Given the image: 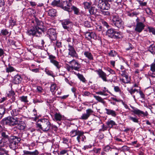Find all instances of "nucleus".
Listing matches in <instances>:
<instances>
[{
	"mask_svg": "<svg viewBox=\"0 0 155 155\" xmlns=\"http://www.w3.org/2000/svg\"><path fill=\"white\" fill-rule=\"evenodd\" d=\"M37 25L31 29H28L27 34L29 35L40 37L42 35V33L46 31L45 26H43V23L38 19L36 20Z\"/></svg>",
	"mask_w": 155,
	"mask_h": 155,
	"instance_id": "nucleus-1",
	"label": "nucleus"
},
{
	"mask_svg": "<svg viewBox=\"0 0 155 155\" xmlns=\"http://www.w3.org/2000/svg\"><path fill=\"white\" fill-rule=\"evenodd\" d=\"M84 134L83 131L79 130L78 127H76V129H73L70 131L69 135L71 137L77 136L76 140L80 143L81 141L85 142L86 141V137Z\"/></svg>",
	"mask_w": 155,
	"mask_h": 155,
	"instance_id": "nucleus-2",
	"label": "nucleus"
},
{
	"mask_svg": "<svg viewBox=\"0 0 155 155\" xmlns=\"http://www.w3.org/2000/svg\"><path fill=\"white\" fill-rule=\"evenodd\" d=\"M22 118V116H20L18 117L9 116L4 119L3 121L4 123L7 125L14 126L18 124Z\"/></svg>",
	"mask_w": 155,
	"mask_h": 155,
	"instance_id": "nucleus-3",
	"label": "nucleus"
},
{
	"mask_svg": "<svg viewBox=\"0 0 155 155\" xmlns=\"http://www.w3.org/2000/svg\"><path fill=\"white\" fill-rule=\"evenodd\" d=\"M37 128L45 132L48 131L50 129L51 123L49 121L46 119H44L38 121L36 124Z\"/></svg>",
	"mask_w": 155,
	"mask_h": 155,
	"instance_id": "nucleus-4",
	"label": "nucleus"
},
{
	"mask_svg": "<svg viewBox=\"0 0 155 155\" xmlns=\"http://www.w3.org/2000/svg\"><path fill=\"white\" fill-rule=\"evenodd\" d=\"M21 139L16 136L11 137L9 139V145L10 148L14 150L15 153H16L15 149L18 147V143L21 140Z\"/></svg>",
	"mask_w": 155,
	"mask_h": 155,
	"instance_id": "nucleus-5",
	"label": "nucleus"
},
{
	"mask_svg": "<svg viewBox=\"0 0 155 155\" xmlns=\"http://www.w3.org/2000/svg\"><path fill=\"white\" fill-rule=\"evenodd\" d=\"M110 23L113 26L118 28L121 27L124 24L123 21L117 14L113 15L112 19L111 20Z\"/></svg>",
	"mask_w": 155,
	"mask_h": 155,
	"instance_id": "nucleus-6",
	"label": "nucleus"
},
{
	"mask_svg": "<svg viewBox=\"0 0 155 155\" xmlns=\"http://www.w3.org/2000/svg\"><path fill=\"white\" fill-rule=\"evenodd\" d=\"M47 34L51 41H54L56 40L57 35L55 29L51 28L49 29L48 31Z\"/></svg>",
	"mask_w": 155,
	"mask_h": 155,
	"instance_id": "nucleus-7",
	"label": "nucleus"
},
{
	"mask_svg": "<svg viewBox=\"0 0 155 155\" xmlns=\"http://www.w3.org/2000/svg\"><path fill=\"white\" fill-rule=\"evenodd\" d=\"M61 24L63 28L68 31H69L73 26L72 22L68 19L62 20Z\"/></svg>",
	"mask_w": 155,
	"mask_h": 155,
	"instance_id": "nucleus-8",
	"label": "nucleus"
},
{
	"mask_svg": "<svg viewBox=\"0 0 155 155\" xmlns=\"http://www.w3.org/2000/svg\"><path fill=\"white\" fill-rule=\"evenodd\" d=\"M131 107L132 108L133 110L132 111L135 114L137 115L139 117H144L148 115L147 112L146 111L144 112L134 107L131 105H130Z\"/></svg>",
	"mask_w": 155,
	"mask_h": 155,
	"instance_id": "nucleus-9",
	"label": "nucleus"
},
{
	"mask_svg": "<svg viewBox=\"0 0 155 155\" xmlns=\"http://www.w3.org/2000/svg\"><path fill=\"white\" fill-rule=\"evenodd\" d=\"M71 2L72 0H68ZM60 7L68 11H69L71 5L70 2H68L67 1H62L61 2Z\"/></svg>",
	"mask_w": 155,
	"mask_h": 155,
	"instance_id": "nucleus-10",
	"label": "nucleus"
},
{
	"mask_svg": "<svg viewBox=\"0 0 155 155\" xmlns=\"http://www.w3.org/2000/svg\"><path fill=\"white\" fill-rule=\"evenodd\" d=\"M68 63L71 65L72 69L76 71H79L81 67V65L77 61L73 59L68 62Z\"/></svg>",
	"mask_w": 155,
	"mask_h": 155,
	"instance_id": "nucleus-11",
	"label": "nucleus"
},
{
	"mask_svg": "<svg viewBox=\"0 0 155 155\" xmlns=\"http://www.w3.org/2000/svg\"><path fill=\"white\" fill-rule=\"evenodd\" d=\"M68 48L69 51L68 55L73 57L78 58V54L73 46L69 44L68 45Z\"/></svg>",
	"mask_w": 155,
	"mask_h": 155,
	"instance_id": "nucleus-12",
	"label": "nucleus"
},
{
	"mask_svg": "<svg viewBox=\"0 0 155 155\" xmlns=\"http://www.w3.org/2000/svg\"><path fill=\"white\" fill-rule=\"evenodd\" d=\"M138 20L137 18L136 21ZM137 23L135 28V30L139 33L141 32L144 29L145 25L143 23L137 21Z\"/></svg>",
	"mask_w": 155,
	"mask_h": 155,
	"instance_id": "nucleus-13",
	"label": "nucleus"
},
{
	"mask_svg": "<svg viewBox=\"0 0 155 155\" xmlns=\"http://www.w3.org/2000/svg\"><path fill=\"white\" fill-rule=\"evenodd\" d=\"M86 113L82 114L80 119L82 120H85L88 119L90 116L92 114L94 111L91 109H88L86 110Z\"/></svg>",
	"mask_w": 155,
	"mask_h": 155,
	"instance_id": "nucleus-14",
	"label": "nucleus"
},
{
	"mask_svg": "<svg viewBox=\"0 0 155 155\" xmlns=\"http://www.w3.org/2000/svg\"><path fill=\"white\" fill-rule=\"evenodd\" d=\"M108 1H101L99 2L98 5L102 10H108L110 8V5L108 2Z\"/></svg>",
	"mask_w": 155,
	"mask_h": 155,
	"instance_id": "nucleus-15",
	"label": "nucleus"
},
{
	"mask_svg": "<svg viewBox=\"0 0 155 155\" xmlns=\"http://www.w3.org/2000/svg\"><path fill=\"white\" fill-rule=\"evenodd\" d=\"M99 77L101 78L104 81H107V75L101 69H99L96 71Z\"/></svg>",
	"mask_w": 155,
	"mask_h": 155,
	"instance_id": "nucleus-16",
	"label": "nucleus"
},
{
	"mask_svg": "<svg viewBox=\"0 0 155 155\" xmlns=\"http://www.w3.org/2000/svg\"><path fill=\"white\" fill-rule=\"evenodd\" d=\"M17 125V126L13 129V131H16V129H17L20 130H23L26 128V124L24 121L21 120H20V122Z\"/></svg>",
	"mask_w": 155,
	"mask_h": 155,
	"instance_id": "nucleus-17",
	"label": "nucleus"
},
{
	"mask_svg": "<svg viewBox=\"0 0 155 155\" xmlns=\"http://www.w3.org/2000/svg\"><path fill=\"white\" fill-rule=\"evenodd\" d=\"M49 57L50 62L55 66L58 69H59L61 66L59 65V62L55 60V57L51 55H49Z\"/></svg>",
	"mask_w": 155,
	"mask_h": 155,
	"instance_id": "nucleus-18",
	"label": "nucleus"
},
{
	"mask_svg": "<svg viewBox=\"0 0 155 155\" xmlns=\"http://www.w3.org/2000/svg\"><path fill=\"white\" fill-rule=\"evenodd\" d=\"M20 108L14 109L10 111L12 117H19L20 116H22L20 114Z\"/></svg>",
	"mask_w": 155,
	"mask_h": 155,
	"instance_id": "nucleus-19",
	"label": "nucleus"
},
{
	"mask_svg": "<svg viewBox=\"0 0 155 155\" xmlns=\"http://www.w3.org/2000/svg\"><path fill=\"white\" fill-rule=\"evenodd\" d=\"M12 106L10 104H8L7 105H5L4 107L1 108V109H3L4 110V114H5V111H7L8 113V112L12 110Z\"/></svg>",
	"mask_w": 155,
	"mask_h": 155,
	"instance_id": "nucleus-20",
	"label": "nucleus"
},
{
	"mask_svg": "<svg viewBox=\"0 0 155 155\" xmlns=\"http://www.w3.org/2000/svg\"><path fill=\"white\" fill-rule=\"evenodd\" d=\"M105 110L106 111V113L108 115H111L114 117H115L117 115L116 112L113 110L105 108Z\"/></svg>",
	"mask_w": 155,
	"mask_h": 155,
	"instance_id": "nucleus-21",
	"label": "nucleus"
},
{
	"mask_svg": "<svg viewBox=\"0 0 155 155\" xmlns=\"http://www.w3.org/2000/svg\"><path fill=\"white\" fill-rule=\"evenodd\" d=\"M115 30L113 28L108 29L106 32V34L108 37L112 38L114 37Z\"/></svg>",
	"mask_w": 155,
	"mask_h": 155,
	"instance_id": "nucleus-22",
	"label": "nucleus"
},
{
	"mask_svg": "<svg viewBox=\"0 0 155 155\" xmlns=\"http://www.w3.org/2000/svg\"><path fill=\"white\" fill-rule=\"evenodd\" d=\"M106 92L110 93L108 89L105 87H104V89L102 90V91L97 92L96 93L97 94H99L106 96L108 95V94L106 93Z\"/></svg>",
	"mask_w": 155,
	"mask_h": 155,
	"instance_id": "nucleus-23",
	"label": "nucleus"
},
{
	"mask_svg": "<svg viewBox=\"0 0 155 155\" xmlns=\"http://www.w3.org/2000/svg\"><path fill=\"white\" fill-rule=\"evenodd\" d=\"M84 55L89 60H93V57L91 52L88 51H85L83 52Z\"/></svg>",
	"mask_w": 155,
	"mask_h": 155,
	"instance_id": "nucleus-24",
	"label": "nucleus"
},
{
	"mask_svg": "<svg viewBox=\"0 0 155 155\" xmlns=\"http://www.w3.org/2000/svg\"><path fill=\"white\" fill-rule=\"evenodd\" d=\"M9 138H2L0 140V148L4 147L7 143L8 140L9 141Z\"/></svg>",
	"mask_w": 155,
	"mask_h": 155,
	"instance_id": "nucleus-25",
	"label": "nucleus"
},
{
	"mask_svg": "<svg viewBox=\"0 0 155 155\" xmlns=\"http://www.w3.org/2000/svg\"><path fill=\"white\" fill-rule=\"evenodd\" d=\"M21 80V76L19 75H16L14 76L13 82L15 84L19 83Z\"/></svg>",
	"mask_w": 155,
	"mask_h": 155,
	"instance_id": "nucleus-26",
	"label": "nucleus"
},
{
	"mask_svg": "<svg viewBox=\"0 0 155 155\" xmlns=\"http://www.w3.org/2000/svg\"><path fill=\"white\" fill-rule=\"evenodd\" d=\"M106 124L108 127L112 128L113 126L116 125L115 122L112 120H108L106 122Z\"/></svg>",
	"mask_w": 155,
	"mask_h": 155,
	"instance_id": "nucleus-27",
	"label": "nucleus"
},
{
	"mask_svg": "<svg viewBox=\"0 0 155 155\" xmlns=\"http://www.w3.org/2000/svg\"><path fill=\"white\" fill-rule=\"evenodd\" d=\"M56 10L52 9L49 10L48 14L49 16L51 17H53L56 15Z\"/></svg>",
	"mask_w": 155,
	"mask_h": 155,
	"instance_id": "nucleus-28",
	"label": "nucleus"
},
{
	"mask_svg": "<svg viewBox=\"0 0 155 155\" xmlns=\"http://www.w3.org/2000/svg\"><path fill=\"white\" fill-rule=\"evenodd\" d=\"M19 99L21 101L23 102L25 104H28V97L27 96H23L19 97Z\"/></svg>",
	"mask_w": 155,
	"mask_h": 155,
	"instance_id": "nucleus-29",
	"label": "nucleus"
},
{
	"mask_svg": "<svg viewBox=\"0 0 155 155\" xmlns=\"http://www.w3.org/2000/svg\"><path fill=\"white\" fill-rule=\"evenodd\" d=\"M124 78H125V79H122L121 80L124 83H129L130 82V77H129L128 74L126 75Z\"/></svg>",
	"mask_w": 155,
	"mask_h": 155,
	"instance_id": "nucleus-30",
	"label": "nucleus"
},
{
	"mask_svg": "<svg viewBox=\"0 0 155 155\" xmlns=\"http://www.w3.org/2000/svg\"><path fill=\"white\" fill-rule=\"evenodd\" d=\"M54 118L55 121H61L62 119V117L60 114L56 113L54 114Z\"/></svg>",
	"mask_w": 155,
	"mask_h": 155,
	"instance_id": "nucleus-31",
	"label": "nucleus"
},
{
	"mask_svg": "<svg viewBox=\"0 0 155 155\" xmlns=\"http://www.w3.org/2000/svg\"><path fill=\"white\" fill-rule=\"evenodd\" d=\"M69 150L67 149H61L60 150V151L58 153V155H64L65 154H67V155H68V153Z\"/></svg>",
	"mask_w": 155,
	"mask_h": 155,
	"instance_id": "nucleus-32",
	"label": "nucleus"
},
{
	"mask_svg": "<svg viewBox=\"0 0 155 155\" xmlns=\"http://www.w3.org/2000/svg\"><path fill=\"white\" fill-rule=\"evenodd\" d=\"M58 88L56 85L55 84H52L50 86V91L52 93V94H54V92L55 90H57Z\"/></svg>",
	"mask_w": 155,
	"mask_h": 155,
	"instance_id": "nucleus-33",
	"label": "nucleus"
},
{
	"mask_svg": "<svg viewBox=\"0 0 155 155\" xmlns=\"http://www.w3.org/2000/svg\"><path fill=\"white\" fill-rule=\"evenodd\" d=\"M61 2L60 0H54L52 2L51 5L53 6H56L57 7H60Z\"/></svg>",
	"mask_w": 155,
	"mask_h": 155,
	"instance_id": "nucleus-34",
	"label": "nucleus"
},
{
	"mask_svg": "<svg viewBox=\"0 0 155 155\" xmlns=\"http://www.w3.org/2000/svg\"><path fill=\"white\" fill-rule=\"evenodd\" d=\"M148 50L152 54H154L155 53V45H150L149 47Z\"/></svg>",
	"mask_w": 155,
	"mask_h": 155,
	"instance_id": "nucleus-35",
	"label": "nucleus"
},
{
	"mask_svg": "<svg viewBox=\"0 0 155 155\" xmlns=\"http://www.w3.org/2000/svg\"><path fill=\"white\" fill-rule=\"evenodd\" d=\"M114 36L117 38H120L122 37V33L120 31H115Z\"/></svg>",
	"mask_w": 155,
	"mask_h": 155,
	"instance_id": "nucleus-36",
	"label": "nucleus"
},
{
	"mask_svg": "<svg viewBox=\"0 0 155 155\" xmlns=\"http://www.w3.org/2000/svg\"><path fill=\"white\" fill-rule=\"evenodd\" d=\"M71 9L74 11V14L77 15L80 14V10L79 9L76 7L73 6L71 7Z\"/></svg>",
	"mask_w": 155,
	"mask_h": 155,
	"instance_id": "nucleus-37",
	"label": "nucleus"
},
{
	"mask_svg": "<svg viewBox=\"0 0 155 155\" xmlns=\"http://www.w3.org/2000/svg\"><path fill=\"white\" fill-rule=\"evenodd\" d=\"M15 69L12 67L8 65V67H7L6 69V72L9 73L15 71Z\"/></svg>",
	"mask_w": 155,
	"mask_h": 155,
	"instance_id": "nucleus-38",
	"label": "nucleus"
},
{
	"mask_svg": "<svg viewBox=\"0 0 155 155\" xmlns=\"http://www.w3.org/2000/svg\"><path fill=\"white\" fill-rule=\"evenodd\" d=\"M90 15H93L96 14V10L95 9V7H92L89 10Z\"/></svg>",
	"mask_w": 155,
	"mask_h": 155,
	"instance_id": "nucleus-39",
	"label": "nucleus"
},
{
	"mask_svg": "<svg viewBox=\"0 0 155 155\" xmlns=\"http://www.w3.org/2000/svg\"><path fill=\"white\" fill-rule=\"evenodd\" d=\"M8 133L7 131H3L1 133V135L2 137V138H9L8 135Z\"/></svg>",
	"mask_w": 155,
	"mask_h": 155,
	"instance_id": "nucleus-40",
	"label": "nucleus"
},
{
	"mask_svg": "<svg viewBox=\"0 0 155 155\" xmlns=\"http://www.w3.org/2000/svg\"><path fill=\"white\" fill-rule=\"evenodd\" d=\"M83 4L84 5V8L85 9H89L91 7V3L90 2H84Z\"/></svg>",
	"mask_w": 155,
	"mask_h": 155,
	"instance_id": "nucleus-41",
	"label": "nucleus"
},
{
	"mask_svg": "<svg viewBox=\"0 0 155 155\" xmlns=\"http://www.w3.org/2000/svg\"><path fill=\"white\" fill-rule=\"evenodd\" d=\"M8 151L3 148H0V155H8Z\"/></svg>",
	"mask_w": 155,
	"mask_h": 155,
	"instance_id": "nucleus-42",
	"label": "nucleus"
},
{
	"mask_svg": "<svg viewBox=\"0 0 155 155\" xmlns=\"http://www.w3.org/2000/svg\"><path fill=\"white\" fill-rule=\"evenodd\" d=\"M78 78L82 82H84L86 81V79L83 76L80 74L78 73L77 74Z\"/></svg>",
	"mask_w": 155,
	"mask_h": 155,
	"instance_id": "nucleus-43",
	"label": "nucleus"
},
{
	"mask_svg": "<svg viewBox=\"0 0 155 155\" xmlns=\"http://www.w3.org/2000/svg\"><path fill=\"white\" fill-rule=\"evenodd\" d=\"M128 118L129 120L132 121L134 122L137 123H138V119L136 117H133L131 116H129Z\"/></svg>",
	"mask_w": 155,
	"mask_h": 155,
	"instance_id": "nucleus-44",
	"label": "nucleus"
},
{
	"mask_svg": "<svg viewBox=\"0 0 155 155\" xmlns=\"http://www.w3.org/2000/svg\"><path fill=\"white\" fill-rule=\"evenodd\" d=\"M117 54V52L114 50H111L109 53V55L110 56L114 57L116 56Z\"/></svg>",
	"mask_w": 155,
	"mask_h": 155,
	"instance_id": "nucleus-45",
	"label": "nucleus"
},
{
	"mask_svg": "<svg viewBox=\"0 0 155 155\" xmlns=\"http://www.w3.org/2000/svg\"><path fill=\"white\" fill-rule=\"evenodd\" d=\"M5 54V52L4 49L2 48H0V58L2 59L4 57Z\"/></svg>",
	"mask_w": 155,
	"mask_h": 155,
	"instance_id": "nucleus-46",
	"label": "nucleus"
},
{
	"mask_svg": "<svg viewBox=\"0 0 155 155\" xmlns=\"http://www.w3.org/2000/svg\"><path fill=\"white\" fill-rule=\"evenodd\" d=\"M1 33L3 35H6L8 34L9 32L6 29H3L1 30Z\"/></svg>",
	"mask_w": 155,
	"mask_h": 155,
	"instance_id": "nucleus-47",
	"label": "nucleus"
},
{
	"mask_svg": "<svg viewBox=\"0 0 155 155\" xmlns=\"http://www.w3.org/2000/svg\"><path fill=\"white\" fill-rule=\"evenodd\" d=\"M9 95L10 97H12V99L13 101H15V97L14 96L15 93L13 91H11L9 93Z\"/></svg>",
	"mask_w": 155,
	"mask_h": 155,
	"instance_id": "nucleus-48",
	"label": "nucleus"
},
{
	"mask_svg": "<svg viewBox=\"0 0 155 155\" xmlns=\"http://www.w3.org/2000/svg\"><path fill=\"white\" fill-rule=\"evenodd\" d=\"M94 97L95 98V99L99 101L101 103L103 102V99L100 97L99 96H97L95 95H94Z\"/></svg>",
	"mask_w": 155,
	"mask_h": 155,
	"instance_id": "nucleus-49",
	"label": "nucleus"
},
{
	"mask_svg": "<svg viewBox=\"0 0 155 155\" xmlns=\"http://www.w3.org/2000/svg\"><path fill=\"white\" fill-rule=\"evenodd\" d=\"M45 72L46 74H47L48 75L52 76L53 77H54V75L52 71L49 70H46L45 71Z\"/></svg>",
	"mask_w": 155,
	"mask_h": 155,
	"instance_id": "nucleus-50",
	"label": "nucleus"
},
{
	"mask_svg": "<svg viewBox=\"0 0 155 155\" xmlns=\"http://www.w3.org/2000/svg\"><path fill=\"white\" fill-rule=\"evenodd\" d=\"M148 28L150 32H151L153 34L155 35V28L151 27H148Z\"/></svg>",
	"mask_w": 155,
	"mask_h": 155,
	"instance_id": "nucleus-51",
	"label": "nucleus"
},
{
	"mask_svg": "<svg viewBox=\"0 0 155 155\" xmlns=\"http://www.w3.org/2000/svg\"><path fill=\"white\" fill-rule=\"evenodd\" d=\"M137 1L139 2L140 5L141 6H146L147 4L146 2H143L142 1L139 0H137Z\"/></svg>",
	"mask_w": 155,
	"mask_h": 155,
	"instance_id": "nucleus-52",
	"label": "nucleus"
},
{
	"mask_svg": "<svg viewBox=\"0 0 155 155\" xmlns=\"http://www.w3.org/2000/svg\"><path fill=\"white\" fill-rule=\"evenodd\" d=\"M33 114L35 116V117H33V120L35 121H36V120H37V114L36 112V110L35 109H34L33 110Z\"/></svg>",
	"mask_w": 155,
	"mask_h": 155,
	"instance_id": "nucleus-53",
	"label": "nucleus"
},
{
	"mask_svg": "<svg viewBox=\"0 0 155 155\" xmlns=\"http://www.w3.org/2000/svg\"><path fill=\"white\" fill-rule=\"evenodd\" d=\"M110 147L108 145H107L104 147L103 148V150L104 151L106 152H108L110 150Z\"/></svg>",
	"mask_w": 155,
	"mask_h": 155,
	"instance_id": "nucleus-54",
	"label": "nucleus"
},
{
	"mask_svg": "<svg viewBox=\"0 0 155 155\" xmlns=\"http://www.w3.org/2000/svg\"><path fill=\"white\" fill-rule=\"evenodd\" d=\"M86 38L90 40L91 39V32H87L85 34Z\"/></svg>",
	"mask_w": 155,
	"mask_h": 155,
	"instance_id": "nucleus-55",
	"label": "nucleus"
},
{
	"mask_svg": "<svg viewBox=\"0 0 155 155\" xmlns=\"http://www.w3.org/2000/svg\"><path fill=\"white\" fill-rule=\"evenodd\" d=\"M91 93L89 91H85L82 92V95L83 96H89Z\"/></svg>",
	"mask_w": 155,
	"mask_h": 155,
	"instance_id": "nucleus-56",
	"label": "nucleus"
},
{
	"mask_svg": "<svg viewBox=\"0 0 155 155\" xmlns=\"http://www.w3.org/2000/svg\"><path fill=\"white\" fill-rule=\"evenodd\" d=\"M150 70L153 72H155V63H153L150 65Z\"/></svg>",
	"mask_w": 155,
	"mask_h": 155,
	"instance_id": "nucleus-57",
	"label": "nucleus"
},
{
	"mask_svg": "<svg viewBox=\"0 0 155 155\" xmlns=\"http://www.w3.org/2000/svg\"><path fill=\"white\" fill-rule=\"evenodd\" d=\"M84 25L85 27L89 28L91 26V25L90 22L87 21H85L84 22Z\"/></svg>",
	"mask_w": 155,
	"mask_h": 155,
	"instance_id": "nucleus-58",
	"label": "nucleus"
},
{
	"mask_svg": "<svg viewBox=\"0 0 155 155\" xmlns=\"http://www.w3.org/2000/svg\"><path fill=\"white\" fill-rule=\"evenodd\" d=\"M120 74L121 76L124 77L127 74L125 70L121 71L120 72Z\"/></svg>",
	"mask_w": 155,
	"mask_h": 155,
	"instance_id": "nucleus-59",
	"label": "nucleus"
},
{
	"mask_svg": "<svg viewBox=\"0 0 155 155\" xmlns=\"http://www.w3.org/2000/svg\"><path fill=\"white\" fill-rule=\"evenodd\" d=\"M114 90L116 92H120L121 90L119 87L117 86H114Z\"/></svg>",
	"mask_w": 155,
	"mask_h": 155,
	"instance_id": "nucleus-60",
	"label": "nucleus"
},
{
	"mask_svg": "<svg viewBox=\"0 0 155 155\" xmlns=\"http://www.w3.org/2000/svg\"><path fill=\"white\" fill-rule=\"evenodd\" d=\"M37 91L39 93H42L43 91V89L40 86H38L37 87Z\"/></svg>",
	"mask_w": 155,
	"mask_h": 155,
	"instance_id": "nucleus-61",
	"label": "nucleus"
},
{
	"mask_svg": "<svg viewBox=\"0 0 155 155\" xmlns=\"http://www.w3.org/2000/svg\"><path fill=\"white\" fill-rule=\"evenodd\" d=\"M10 25L12 26H13L16 25V21L14 20H9Z\"/></svg>",
	"mask_w": 155,
	"mask_h": 155,
	"instance_id": "nucleus-62",
	"label": "nucleus"
},
{
	"mask_svg": "<svg viewBox=\"0 0 155 155\" xmlns=\"http://www.w3.org/2000/svg\"><path fill=\"white\" fill-rule=\"evenodd\" d=\"M63 143L65 144H68V139L66 138H63L62 139Z\"/></svg>",
	"mask_w": 155,
	"mask_h": 155,
	"instance_id": "nucleus-63",
	"label": "nucleus"
},
{
	"mask_svg": "<svg viewBox=\"0 0 155 155\" xmlns=\"http://www.w3.org/2000/svg\"><path fill=\"white\" fill-rule=\"evenodd\" d=\"M91 38H93L94 39H96L97 38L96 35L95 33L94 32H91Z\"/></svg>",
	"mask_w": 155,
	"mask_h": 155,
	"instance_id": "nucleus-64",
	"label": "nucleus"
}]
</instances>
